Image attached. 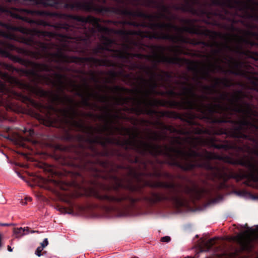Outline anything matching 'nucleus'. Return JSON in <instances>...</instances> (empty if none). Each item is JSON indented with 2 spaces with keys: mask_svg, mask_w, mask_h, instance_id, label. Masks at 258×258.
<instances>
[{
  "mask_svg": "<svg viewBox=\"0 0 258 258\" xmlns=\"http://www.w3.org/2000/svg\"><path fill=\"white\" fill-rule=\"evenodd\" d=\"M43 10H30L24 8H9L0 5V13L12 18L22 20L32 26H51L55 31L40 30L37 28L28 29L15 26L11 24L0 21V55L8 57L15 62H18L31 69L26 71L27 76L32 77L34 85L20 80L6 73L4 77L12 86L17 87L28 92L25 95L13 90L3 88L4 95L3 99L9 102L12 99L21 101L28 107H32L43 113L47 117L53 115L67 121L60 112L51 110L50 106L58 109L70 110L72 107L76 109L77 103L75 100L64 94L67 86L64 82L68 78L66 75L55 72L70 71L67 67L59 66L53 67L50 64L39 63L13 55L11 51L29 56L35 59L45 58L49 62L72 63L85 64L87 63L90 68L97 67H115L116 63L112 60L99 59L93 56L79 57L70 56L65 51L79 52V51L64 49V46L69 48L75 46L76 42L72 38L78 37L73 31L67 32L58 24H68L66 23H56L51 24L45 21L34 19L29 15L50 16L59 18L56 16L39 15L33 12Z\"/></svg>",
  "mask_w": 258,
  "mask_h": 258,
  "instance_id": "obj_1",
  "label": "nucleus"
},
{
  "mask_svg": "<svg viewBox=\"0 0 258 258\" xmlns=\"http://www.w3.org/2000/svg\"><path fill=\"white\" fill-rule=\"evenodd\" d=\"M238 56L253 59L255 66L258 68L256 58ZM195 62L198 65V71L192 72L195 73L198 83L202 85L208 94L217 93V87L221 85L226 88L234 85L232 80L226 78H213L210 73H229L241 76L248 81L250 89L254 91L252 94L239 90L234 93L232 98H229L228 93H221L220 98H213L215 103H219L223 107L222 111L215 112L214 115L227 121L207 122L212 124H231L232 126L230 128L213 130L215 135H224L226 137L234 138V142L226 141L222 143L235 145L230 150L235 151L237 156L239 152H242L247 153L246 156L258 157V72L246 61L227 54L223 58H217L215 63L209 61L201 71L199 70V62Z\"/></svg>",
  "mask_w": 258,
  "mask_h": 258,
  "instance_id": "obj_2",
  "label": "nucleus"
},
{
  "mask_svg": "<svg viewBox=\"0 0 258 258\" xmlns=\"http://www.w3.org/2000/svg\"><path fill=\"white\" fill-rule=\"evenodd\" d=\"M51 110L55 112H59L69 124L77 132H80L87 135L77 136L78 147L74 149L72 153H62L55 156L58 163L64 166L61 173L63 176L70 177L74 184L78 182L84 183L87 181L85 173L95 178H101L110 181L109 184H114L112 176H118L119 170H124L120 166H127L119 165L108 159L102 160L101 157L115 156L122 158L130 163L140 162L145 165L144 161L140 160L138 156L128 152L122 153L118 150L108 149V144H113L114 139L103 137L96 134H102L107 133L108 135H114L112 122L105 123L102 127H94L91 125H86L82 120H77L76 118L79 115L78 111L74 107L70 110L58 109L50 106ZM106 184V183H105Z\"/></svg>",
  "mask_w": 258,
  "mask_h": 258,
  "instance_id": "obj_3",
  "label": "nucleus"
},
{
  "mask_svg": "<svg viewBox=\"0 0 258 258\" xmlns=\"http://www.w3.org/2000/svg\"><path fill=\"white\" fill-rule=\"evenodd\" d=\"M190 127L187 129L180 127L177 128L172 125H167L162 122L159 129L163 131H168L171 134H175L179 135H185V141L190 146L187 151H185L179 148L174 146L175 144L178 146L183 145L182 139L180 137L174 138V140L171 146L176 149L181 150L185 152H190V150L197 153L196 155H191L187 158L183 157L182 155H178L175 152H172L173 156L176 158L178 162L183 164L188 163L193 164V167L190 169L181 170L184 171H192L196 168H203L207 172V178L213 181H220L221 183L216 188L212 187L210 188L197 189L186 186L184 192L189 196V200L193 203L200 201L203 198L207 197L211 198L213 196L218 194V190L225 185V182L229 179H235L237 181L243 179L245 174L242 173L243 169H240L238 172H236L232 169L223 164H216L212 165L211 163L212 160H218L225 163L234 165H240L244 167L246 158L247 156L243 155L237 159L227 155H220L213 152H209L207 150L202 149V147H212L217 149H222L225 151L230 150V149L235 147V145L228 143H217V139L213 136H209L206 138L203 137L191 136V134L202 135L207 134L209 136L215 135L214 131L205 128L197 121V125H189ZM161 146L163 150H165L164 145ZM168 146V145H166ZM179 168V167H178Z\"/></svg>",
  "mask_w": 258,
  "mask_h": 258,
  "instance_id": "obj_4",
  "label": "nucleus"
},
{
  "mask_svg": "<svg viewBox=\"0 0 258 258\" xmlns=\"http://www.w3.org/2000/svg\"><path fill=\"white\" fill-rule=\"evenodd\" d=\"M112 178L114 184L111 185L90 180L91 186L85 189V195L93 198L97 202L85 207L79 206V208L82 211L98 209L107 214L126 216L132 214L138 203L149 207L160 203H168L176 208L188 203L173 182L144 181L135 185L131 179L126 180L125 183V179L118 176Z\"/></svg>",
  "mask_w": 258,
  "mask_h": 258,
  "instance_id": "obj_5",
  "label": "nucleus"
},
{
  "mask_svg": "<svg viewBox=\"0 0 258 258\" xmlns=\"http://www.w3.org/2000/svg\"><path fill=\"white\" fill-rule=\"evenodd\" d=\"M196 1V0H185L184 4L175 5L173 6V9L175 10L187 12L194 15H198L199 13L202 16L206 18V23L215 26L212 24V19L208 18L202 11L205 10L211 12L221 10V9L219 8L214 10L212 9H201L198 12L194 8ZM180 21L188 26L180 27L171 22H168L151 23L150 24V27L152 29H172L180 32H185L190 34L208 37L212 40V41L200 40L196 44H199V45H202L203 47L214 48L212 50V53L215 56L221 55L223 52L225 53L224 56L226 54L228 55L227 54L228 51L235 53L237 55L246 57L255 58L257 56L256 51H252L248 48L256 47V43L254 38L258 37V33L254 32L251 30L241 29V30L234 32L226 30L232 33L222 34L208 29H202L200 27L195 25L191 19L182 18L180 20ZM215 26L223 29L218 26ZM224 29L226 30L224 28Z\"/></svg>",
  "mask_w": 258,
  "mask_h": 258,
  "instance_id": "obj_6",
  "label": "nucleus"
},
{
  "mask_svg": "<svg viewBox=\"0 0 258 258\" xmlns=\"http://www.w3.org/2000/svg\"><path fill=\"white\" fill-rule=\"evenodd\" d=\"M34 13V12H33ZM34 13L39 15H53L58 17L59 19L71 21V24H58L59 27H62L67 32L73 31L76 34L78 37L72 38V39L76 43L75 46L69 48L64 46V49L79 51L82 53H86L88 51V47L91 44L93 39H95L97 33L101 34L100 41L101 45L104 46L102 37L105 36L111 38L109 36L112 34H116L121 36L127 37L130 35H137L141 37H146L150 39H155L151 38L149 35L151 33H158L157 31L159 28L152 29L150 27L151 23H158V22H152L147 25V27L153 31H143L141 30H127L125 29H115L109 28L106 26H102L100 23L107 24L106 21L100 18H95L92 16L86 17L79 15L69 14L59 12H49L47 11H35ZM107 25H108L107 24ZM114 39L113 38H112ZM100 45V44H99ZM98 44L97 45V46Z\"/></svg>",
  "mask_w": 258,
  "mask_h": 258,
  "instance_id": "obj_7",
  "label": "nucleus"
},
{
  "mask_svg": "<svg viewBox=\"0 0 258 258\" xmlns=\"http://www.w3.org/2000/svg\"><path fill=\"white\" fill-rule=\"evenodd\" d=\"M132 135L131 140H125L121 141L114 139L113 144L122 147L125 151L133 150L143 156L150 154L155 158V162L160 165L167 164L169 166H175L183 170L190 169L193 167V164L191 163L186 162V164H183L178 162L172 153L175 152L178 155H182L183 157L187 158L191 155H196L197 153L195 151L190 150V152H185L181 150L167 145L164 146L165 150H163L162 147L158 144L142 140H136V138L138 137V134H134Z\"/></svg>",
  "mask_w": 258,
  "mask_h": 258,
  "instance_id": "obj_8",
  "label": "nucleus"
},
{
  "mask_svg": "<svg viewBox=\"0 0 258 258\" xmlns=\"http://www.w3.org/2000/svg\"><path fill=\"white\" fill-rule=\"evenodd\" d=\"M102 40L104 46L98 45L91 49L90 54L108 60V55L105 52L108 51L110 53V56L127 61H130L131 59L134 57L143 59L144 54L131 52L136 49L146 51L145 44L140 41L127 40L126 42L118 44L115 39L105 36L102 37Z\"/></svg>",
  "mask_w": 258,
  "mask_h": 258,
  "instance_id": "obj_9",
  "label": "nucleus"
},
{
  "mask_svg": "<svg viewBox=\"0 0 258 258\" xmlns=\"http://www.w3.org/2000/svg\"><path fill=\"white\" fill-rule=\"evenodd\" d=\"M151 100L152 102L150 103V105H153L155 107L162 106L178 109L195 110L200 113V118H204L206 121H226L224 119L214 117V113L221 112L223 110V107L219 103L206 105L203 102L198 103L196 101L189 99H186L183 102H179L174 100H165L152 98Z\"/></svg>",
  "mask_w": 258,
  "mask_h": 258,
  "instance_id": "obj_10",
  "label": "nucleus"
},
{
  "mask_svg": "<svg viewBox=\"0 0 258 258\" xmlns=\"http://www.w3.org/2000/svg\"><path fill=\"white\" fill-rule=\"evenodd\" d=\"M146 51L147 49L151 50L152 54L143 55V59H145L153 63L154 70H158V64L160 63H166L168 64H177L179 66H187V70L189 71L198 72V65L193 61L185 58H180L178 56H169L165 54L167 47L161 45L152 44H145Z\"/></svg>",
  "mask_w": 258,
  "mask_h": 258,
  "instance_id": "obj_11",
  "label": "nucleus"
},
{
  "mask_svg": "<svg viewBox=\"0 0 258 258\" xmlns=\"http://www.w3.org/2000/svg\"><path fill=\"white\" fill-rule=\"evenodd\" d=\"M151 91L146 90L143 92V95H139L137 97H112L115 100V104L117 105H122L127 104L130 100L133 101L134 106L128 109L131 112L137 115L141 114H147L150 116L156 115L158 111L152 108V107H155L153 105H150L152 102L150 98Z\"/></svg>",
  "mask_w": 258,
  "mask_h": 258,
  "instance_id": "obj_12",
  "label": "nucleus"
},
{
  "mask_svg": "<svg viewBox=\"0 0 258 258\" xmlns=\"http://www.w3.org/2000/svg\"><path fill=\"white\" fill-rule=\"evenodd\" d=\"M138 157L140 160L144 161L145 165L140 162L135 163L138 164V169L128 165L127 166H120L127 171V176L134 179L137 184H140L144 181H147L144 179L145 177L160 178L162 177V172L161 170L157 169L154 161Z\"/></svg>",
  "mask_w": 258,
  "mask_h": 258,
  "instance_id": "obj_13",
  "label": "nucleus"
},
{
  "mask_svg": "<svg viewBox=\"0 0 258 258\" xmlns=\"http://www.w3.org/2000/svg\"><path fill=\"white\" fill-rule=\"evenodd\" d=\"M70 86L72 87L70 91L75 93L77 96L83 99L81 102L83 106L89 107L91 109H93V108H100V106L97 104L95 103L92 104L89 102L91 98L106 104L110 103V97L107 95H100L95 91H91V88L85 79H84V90L82 89L80 85H77L73 82L71 83Z\"/></svg>",
  "mask_w": 258,
  "mask_h": 258,
  "instance_id": "obj_14",
  "label": "nucleus"
},
{
  "mask_svg": "<svg viewBox=\"0 0 258 258\" xmlns=\"http://www.w3.org/2000/svg\"><path fill=\"white\" fill-rule=\"evenodd\" d=\"M248 229L246 231L238 234L235 237L240 248V251L251 252L256 243H258V225L255 229L250 228L245 224Z\"/></svg>",
  "mask_w": 258,
  "mask_h": 258,
  "instance_id": "obj_15",
  "label": "nucleus"
},
{
  "mask_svg": "<svg viewBox=\"0 0 258 258\" xmlns=\"http://www.w3.org/2000/svg\"><path fill=\"white\" fill-rule=\"evenodd\" d=\"M161 30L158 33L150 34L151 38H154L155 39L166 40H168L174 44L186 43L194 45H199V44H196L199 40L196 39H191L184 36L182 35L183 32H180L178 31L174 30L177 34H172L170 32L171 29L168 28L159 29Z\"/></svg>",
  "mask_w": 258,
  "mask_h": 258,
  "instance_id": "obj_16",
  "label": "nucleus"
},
{
  "mask_svg": "<svg viewBox=\"0 0 258 258\" xmlns=\"http://www.w3.org/2000/svg\"><path fill=\"white\" fill-rule=\"evenodd\" d=\"M182 85H188V87H183L182 91L180 93H177L174 91V89H169L166 91L167 96L176 97H183V99L181 102H183L186 99L192 100L197 102L198 103L203 102L204 103L205 101H208L210 98L207 95H197L195 90V87L191 84H188L186 82L182 83Z\"/></svg>",
  "mask_w": 258,
  "mask_h": 258,
  "instance_id": "obj_17",
  "label": "nucleus"
},
{
  "mask_svg": "<svg viewBox=\"0 0 258 258\" xmlns=\"http://www.w3.org/2000/svg\"><path fill=\"white\" fill-rule=\"evenodd\" d=\"M63 6L66 8H70L72 10H83L87 12H95L102 15L115 14V10L114 7L96 5L92 1L66 4Z\"/></svg>",
  "mask_w": 258,
  "mask_h": 258,
  "instance_id": "obj_18",
  "label": "nucleus"
},
{
  "mask_svg": "<svg viewBox=\"0 0 258 258\" xmlns=\"http://www.w3.org/2000/svg\"><path fill=\"white\" fill-rule=\"evenodd\" d=\"M200 113L198 114L188 110V111L184 113H179L174 111H158L156 116L159 118L166 116L170 118L178 119L183 122L187 123L189 125H197V119H203L201 118Z\"/></svg>",
  "mask_w": 258,
  "mask_h": 258,
  "instance_id": "obj_19",
  "label": "nucleus"
},
{
  "mask_svg": "<svg viewBox=\"0 0 258 258\" xmlns=\"http://www.w3.org/2000/svg\"><path fill=\"white\" fill-rule=\"evenodd\" d=\"M256 157L257 159L253 156H247L244 167L248 170L249 173L243 170L242 172L245 174L243 177V179H246L244 184L248 186H253V183L251 182H258V157Z\"/></svg>",
  "mask_w": 258,
  "mask_h": 258,
  "instance_id": "obj_20",
  "label": "nucleus"
},
{
  "mask_svg": "<svg viewBox=\"0 0 258 258\" xmlns=\"http://www.w3.org/2000/svg\"><path fill=\"white\" fill-rule=\"evenodd\" d=\"M129 69L131 70H135L136 69L142 70L150 77L149 79L145 78L143 76H140L136 78L140 88L142 86L146 85L147 84H150L152 90H154L155 88L157 87V83L155 79V76L156 74L151 68L136 63H132L129 66Z\"/></svg>",
  "mask_w": 258,
  "mask_h": 258,
  "instance_id": "obj_21",
  "label": "nucleus"
},
{
  "mask_svg": "<svg viewBox=\"0 0 258 258\" xmlns=\"http://www.w3.org/2000/svg\"><path fill=\"white\" fill-rule=\"evenodd\" d=\"M158 85L156 88H155L154 90H152V88L150 85V84H147L145 86H142L140 88L137 89L135 90H130L128 89H126L123 87H120L118 85H115L113 86L112 88H110V89L111 91L113 93H118L121 94L122 92H132L135 93L136 95H143V92L146 90H150L151 91L150 96L152 94H158L162 96L166 95V92L164 91H156V89L157 88Z\"/></svg>",
  "mask_w": 258,
  "mask_h": 258,
  "instance_id": "obj_22",
  "label": "nucleus"
},
{
  "mask_svg": "<svg viewBox=\"0 0 258 258\" xmlns=\"http://www.w3.org/2000/svg\"><path fill=\"white\" fill-rule=\"evenodd\" d=\"M109 105L110 104H108L103 107H100V108H96V110L103 111L104 114L103 115H95L90 112L85 113L84 115L91 118H95L100 120L104 121L106 123L112 122L113 120L118 118V115L112 113V109Z\"/></svg>",
  "mask_w": 258,
  "mask_h": 258,
  "instance_id": "obj_23",
  "label": "nucleus"
},
{
  "mask_svg": "<svg viewBox=\"0 0 258 258\" xmlns=\"http://www.w3.org/2000/svg\"><path fill=\"white\" fill-rule=\"evenodd\" d=\"M145 6L154 9H156L161 11L160 17L155 16V18H164L169 21L175 19V17L172 15L171 17L168 16L166 14H170L169 8L165 5L162 2H159L156 0H147L145 3Z\"/></svg>",
  "mask_w": 258,
  "mask_h": 258,
  "instance_id": "obj_24",
  "label": "nucleus"
},
{
  "mask_svg": "<svg viewBox=\"0 0 258 258\" xmlns=\"http://www.w3.org/2000/svg\"><path fill=\"white\" fill-rule=\"evenodd\" d=\"M106 23L108 24H112L114 26H117L118 25H120L122 26H124L126 25L132 26L134 27H139L140 26V24L138 22L130 21V20H122V21H116V20H107L106 21Z\"/></svg>",
  "mask_w": 258,
  "mask_h": 258,
  "instance_id": "obj_25",
  "label": "nucleus"
},
{
  "mask_svg": "<svg viewBox=\"0 0 258 258\" xmlns=\"http://www.w3.org/2000/svg\"><path fill=\"white\" fill-rule=\"evenodd\" d=\"M154 72L156 74L155 76V79L157 81V78L160 80L164 82H168L169 80L173 78L172 73L171 72L161 70L160 73H157L154 70Z\"/></svg>",
  "mask_w": 258,
  "mask_h": 258,
  "instance_id": "obj_26",
  "label": "nucleus"
},
{
  "mask_svg": "<svg viewBox=\"0 0 258 258\" xmlns=\"http://www.w3.org/2000/svg\"><path fill=\"white\" fill-rule=\"evenodd\" d=\"M239 250H235L234 252H229L227 250H224L221 253H216L218 258H239Z\"/></svg>",
  "mask_w": 258,
  "mask_h": 258,
  "instance_id": "obj_27",
  "label": "nucleus"
},
{
  "mask_svg": "<svg viewBox=\"0 0 258 258\" xmlns=\"http://www.w3.org/2000/svg\"><path fill=\"white\" fill-rule=\"evenodd\" d=\"M115 14L116 15L132 17L133 15V11L123 7H115Z\"/></svg>",
  "mask_w": 258,
  "mask_h": 258,
  "instance_id": "obj_28",
  "label": "nucleus"
},
{
  "mask_svg": "<svg viewBox=\"0 0 258 258\" xmlns=\"http://www.w3.org/2000/svg\"><path fill=\"white\" fill-rule=\"evenodd\" d=\"M135 17L149 19L152 21H153V20L155 19L154 16L151 14H147L140 10L137 11H133V17Z\"/></svg>",
  "mask_w": 258,
  "mask_h": 258,
  "instance_id": "obj_29",
  "label": "nucleus"
},
{
  "mask_svg": "<svg viewBox=\"0 0 258 258\" xmlns=\"http://www.w3.org/2000/svg\"><path fill=\"white\" fill-rule=\"evenodd\" d=\"M152 135L150 139L156 142L165 141L167 139L168 136L165 133H159L156 132L152 133Z\"/></svg>",
  "mask_w": 258,
  "mask_h": 258,
  "instance_id": "obj_30",
  "label": "nucleus"
},
{
  "mask_svg": "<svg viewBox=\"0 0 258 258\" xmlns=\"http://www.w3.org/2000/svg\"><path fill=\"white\" fill-rule=\"evenodd\" d=\"M216 238H211L203 243L201 247V251H208L214 248Z\"/></svg>",
  "mask_w": 258,
  "mask_h": 258,
  "instance_id": "obj_31",
  "label": "nucleus"
},
{
  "mask_svg": "<svg viewBox=\"0 0 258 258\" xmlns=\"http://www.w3.org/2000/svg\"><path fill=\"white\" fill-rule=\"evenodd\" d=\"M108 75L114 80L116 79L118 75H120L122 76L125 79L130 80V81H131L132 74H124L121 72H119V73H118L114 71H110L108 72Z\"/></svg>",
  "mask_w": 258,
  "mask_h": 258,
  "instance_id": "obj_32",
  "label": "nucleus"
},
{
  "mask_svg": "<svg viewBox=\"0 0 258 258\" xmlns=\"http://www.w3.org/2000/svg\"><path fill=\"white\" fill-rule=\"evenodd\" d=\"M29 229V228L28 227L25 228H14L13 229L14 234L16 238H18L24 235L25 231L28 232Z\"/></svg>",
  "mask_w": 258,
  "mask_h": 258,
  "instance_id": "obj_33",
  "label": "nucleus"
},
{
  "mask_svg": "<svg viewBox=\"0 0 258 258\" xmlns=\"http://www.w3.org/2000/svg\"><path fill=\"white\" fill-rule=\"evenodd\" d=\"M142 122L144 124H147L148 125L149 124H152L154 126H155L157 128L159 129V127L161 126L162 121H160V120H157L155 121H150L146 119H142Z\"/></svg>",
  "mask_w": 258,
  "mask_h": 258,
  "instance_id": "obj_34",
  "label": "nucleus"
},
{
  "mask_svg": "<svg viewBox=\"0 0 258 258\" xmlns=\"http://www.w3.org/2000/svg\"><path fill=\"white\" fill-rule=\"evenodd\" d=\"M170 51L175 54H183L184 53L183 50L181 48L179 45H175L170 48Z\"/></svg>",
  "mask_w": 258,
  "mask_h": 258,
  "instance_id": "obj_35",
  "label": "nucleus"
},
{
  "mask_svg": "<svg viewBox=\"0 0 258 258\" xmlns=\"http://www.w3.org/2000/svg\"><path fill=\"white\" fill-rule=\"evenodd\" d=\"M115 129L116 131L118 132L120 135H123L122 132L124 131L125 132V135H131V131L130 128L124 127H122L121 128L115 127Z\"/></svg>",
  "mask_w": 258,
  "mask_h": 258,
  "instance_id": "obj_36",
  "label": "nucleus"
},
{
  "mask_svg": "<svg viewBox=\"0 0 258 258\" xmlns=\"http://www.w3.org/2000/svg\"><path fill=\"white\" fill-rule=\"evenodd\" d=\"M89 75L90 76L91 80L95 82V83H98V75H97L96 73L93 71H90L89 72Z\"/></svg>",
  "mask_w": 258,
  "mask_h": 258,
  "instance_id": "obj_37",
  "label": "nucleus"
},
{
  "mask_svg": "<svg viewBox=\"0 0 258 258\" xmlns=\"http://www.w3.org/2000/svg\"><path fill=\"white\" fill-rule=\"evenodd\" d=\"M4 67L10 72H14L16 70V68L11 64L4 63Z\"/></svg>",
  "mask_w": 258,
  "mask_h": 258,
  "instance_id": "obj_38",
  "label": "nucleus"
},
{
  "mask_svg": "<svg viewBox=\"0 0 258 258\" xmlns=\"http://www.w3.org/2000/svg\"><path fill=\"white\" fill-rule=\"evenodd\" d=\"M163 176L162 177H164L166 178L173 180L174 178V176L171 173L168 172H162Z\"/></svg>",
  "mask_w": 258,
  "mask_h": 258,
  "instance_id": "obj_39",
  "label": "nucleus"
},
{
  "mask_svg": "<svg viewBox=\"0 0 258 258\" xmlns=\"http://www.w3.org/2000/svg\"><path fill=\"white\" fill-rule=\"evenodd\" d=\"M43 248L42 247H38L35 251V254L37 255L38 256H40L42 255L41 252L43 250Z\"/></svg>",
  "mask_w": 258,
  "mask_h": 258,
  "instance_id": "obj_40",
  "label": "nucleus"
},
{
  "mask_svg": "<svg viewBox=\"0 0 258 258\" xmlns=\"http://www.w3.org/2000/svg\"><path fill=\"white\" fill-rule=\"evenodd\" d=\"M171 240V238L169 236H166L161 238V241L163 242H169Z\"/></svg>",
  "mask_w": 258,
  "mask_h": 258,
  "instance_id": "obj_41",
  "label": "nucleus"
},
{
  "mask_svg": "<svg viewBox=\"0 0 258 258\" xmlns=\"http://www.w3.org/2000/svg\"><path fill=\"white\" fill-rule=\"evenodd\" d=\"M48 244V240L47 238H45L43 240V241L41 243V247H42L43 248L45 247L46 246H47Z\"/></svg>",
  "mask_w": 258,
  "mask_h": 258,
  "instance_id": "obj_42",
  "label": "nucleus"
},
{
  "mask_svg": "<svg viewBox=\"0 0 258 258\" xmlns=\"http://www.w3.org/2000/svg\"><path fill=\"white\" fill-rule=\"evenodd\" d=\"M113 1L118 4H123L124 3V2L125 0H113Z\"/></svg>",
  "mask_w": 258,
  "mask_h": 258,
  "instance_id": "obj_43",
  "label": "nucleus"
},
{
  "mask_svg": "<svg viewBox=\"0 0 258 258\" xmlns=\"http://www.w3.org/2000/svg\"><path fill=\"white\" fill-rule=\"evenodd\" d=\"M255 40H256V47L257 48V51H256V54H257V56H256V57H255V58L258 59V39H257Z\"/></svg>",
  "mask_w": 258,
  "mask_h": 258,
  "instance_id": "obj_44",
  "label": "nucleus"
},
{
  "mask_svg": "<svg viewBox=\"0 0 258 258\" xmlns=\"http://www.w3.org/2000/svg\"><path fill=\"white\" fill-rule=\"evenodd\" d=\"M12 224H8V223H0V225L2 226H9L11 225Z\"/></svg>",
  "mask_w": 258,
  "mask_h": 258,
  "instance_id": "obj_45",
  "label": "nucleus"
},
{
  "mask_svg": "<svg viewBox=\"0 0 258 258\" xmlns=\"http://www.w3.org/2000/svg\"><path fill=\"white\" fill-rule=\"evenodd\" d=\"M5 116L3 115H0V122H2L3 120H5Z\"/></svg>",
  "mask_w": 258,
  "mask_h": 258,
  "instance_id": "obj_46",
  "label": "nucleus"
},
{
  "mask_svg": "<svg viewBox=\"0 0 258 258\" xmlns=\"http://www.w3.org/2000/svg\"><path fill=\"white\" fill-rule=\"evenodd\" d=\"M32 198L31 197H26L25 199V201L28 202V201H32Z\"/></svg>",
  "mask_w": 258,
  "mask_h": 258,
  "instance_id": "obj_47",
  "label": "nucleus"
},
{
  "mask_svg": "<svg viewBox=\"0 0 258 258\" xmlns=\"http://www.w3.org/2000/svg\"><path fill=\"white\" fill-rule=\"evenodd\" d=\"M73 212H74V210H73V208H70V211H69V212H68V213H69V214H72V213H73Z\"/></svg>",
  "mask_w": 258,
  "mask_h": 258,
  "instance_id": "obj_48",
  "label": "nucleus"
},
{
  "mask_svg": "<svg viewBox=\"0 0 258 258\" xmlns=\"http://www.w3.org/2000/svg\"><path fill=\"white\" fill-rule=\"evenodd\" d=\"M8 250L10 251V252H12L13 251V248L10 246H8Z\"/></svg>",
  "mask_w": 258,
  "mask_h": 258,
  "instance_id": "obj_49",
  "label": "nucleus"
},
{
  "mask_svg": "<svg viewBox=\"0 0 258 258\" xmlns=\"http://www.w3.org/2000/svg\"><path fill=\"white\" fill-rule=\"evenodd\" d=\"M216 201V199H212L211 201H210V203H215Z\"/></svg>",
  "mask_w": 258,
  "mask_h": 258,
  "instance_id": "obj_50",
  "label": "nucleus"
},
{
  "mask_svg": "<svg viewBox=\"0 0 258 258\" xmlns=\"http://www.w3.org/2000/svg\"><path fill=\"white\" fill-rule=\"evenodd\" d=\"M177 177L179 179H183L184 178L182 175L179 174L177 176Z\"/></svg>",
  "mask_w": 258,
  "mask_h": 258,
  "instance_id": "obj_51",
  "label": "nucleus"
},
{
  "mask_svg": "<svg viewBox=\"0 0 258 258\" xmlns=\"http://www.w3.org/2000/svg\"><path fill=\"white\" fill-rule=\"evenodd\" d=\"M97 1L98 2H101L103 4H106V0H99V1Z\"/></svg>",
  "mask_w": 258,
  "mask_h": 258,
  "instance_id": "obj_52",
  "label": "nucleus"
},
{
  "mask_svg": "<svg viewBox=\"0 0 258 258\" xmlns=\"http://www.w3.org/2000/svg\"><path fill=\"white\" fill-rule=\"evenodd\" d=\"M27 202L26 201H22V205H26V204H27Z\"/></svg>",
  "mask_w": 258,
  "mask_h": 258,
  "instance_id": "obj_53",
  "label": "nucleus"
},
{
  "mask_svg": "<svg viewBox=\"0 0 258 258\" xmlns=\"http://www.w3.org/2000/svg\"><path fill=\"white\" fill-rule=\"evenodd\" d=\"M2 246V236L0 234V247Z\"/></svg>",
  "mask_w": 258,
  "mask_h": 258,
  "instance_id": "obj_54",
  "label": "nucleus"
},
{
  "mask_svg": "<svg viewBox=\"0 0 258 258\" xmlns=\"http://www.w3.org/2000/svg\"><path fill=\"white\" fill-rule=\"evenodd\" d=\"M31 233H38V231H34V230H32L31 231Z\"/></svg>",
  "mask_w": 258,
  "mask_h": 258,
  "instance_id": "obj_55",
  "label": "nucleus"
},
{
  "mask_svg": "<svg viewBox=\"0 0 258 258\" xmlns=\"http://www.w3.org/2000/svg\"><path fill=\"white\" fill-rule=\"evenodd\" d=\"M18 175H19V176L20 177L22 178V176L21 175V174L19 173H18Z\"/></svg>",
  "mask_w": 258,
  "mask_h": 258,
  "instance_id": "obj_56",
  "label": "nucleus"
},
{
  "mask_svg": "<svg viewBox=\"0 0 258 258\" xmlns=\"http://www.w3.org/2000/svg\"><path fill=\"white\" fill-rule=\"evenodd\" d=\"M216 248H217V249H220V250H221V247H216Z\"/></svg>",
  "mask_w": 258,
  "mask_h": 258,
  "instance_id": "obj_57",
  "label": "nucleus"
},
{
  "mask_svg": "<svg viewBox=\"0 0 258 258\" xmlns=\"http://www.w3.org/2000/svg\"><path fill=\"white\" fill-rule=\"evenodd\" d=\"M132 258H138V257H136V256H134V257H132Z\"/></svg>",
  "mask_w": 258,
  "mask_h": 258,
  "instance_id": "obj_58",
  "label": "nucleus"
},
{
  "mask_svg": "<svg viewBox=\"0 0 258 258\" xmlns=\"http://www.w3.org/2000/svg\"><path fill=\"white\" fill-rule=\"evenodd\" d=\"M36 116H37V115H38V116H39V114H37V113H36Z\"/></svg>",
  "mask_w": 258,
  "mask_h": 258,
  "instance_id": "obj_59",
  "label": "nucleus"
},
{
  "mask_svg": "<svg viewBox=\"0 0 258 258\" xmlns=\"http://www.w3.org/2000/svg\"><path fill=\"white\" fill-rule=\"evenodd\" d=\"M257 198L258 199V196L257 197Z\"/></svg>",
  "mask_w": 258,
  "mask_h": 258,
  "instance_id": "obj_60",
  "label": "nucleus"
}]
</instances>
